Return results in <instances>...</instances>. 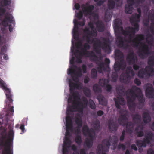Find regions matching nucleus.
<instances>
[{
    "instance_id": "f257e3e1",
    "label": "nucleus",
    "mask_w": 154,
    "mask_h": 154,
    "mask_svg": "<svg viewBox=\"0 0 154 154\" xmlns=\"http://www.w3.org/2000/svg\"><path fill=\"white\" fill-rule=\"evenodd\" d=\"M2 89L5 91L7 97L5 100L8 106L7 113L3 118H0V125H4L0 127V152L1 154H14L13 139L14 132L13 124L8 122L10 117L13 115L14 112L12 99L13 95L11 90L6 85Z\"/></svg>"
},
{
    "instance_id": "f03ea898",
    "label": "nucleus",
    "mask_w": 154,
    "mask_h": 154,
    "mask_svg": "<svg viewBox=\"0 0 154 154\" xmlns=\"http://www.w3.org/2000/svg\"><path fill=\"white\" fill-rule=\"evenodd\" d=\"M84 32L88 35L86 36V40L87 43H85L83 46L84 48L82 49L81 52L83 56L87 57H90L92 61L95 62L98 66L97 69L99 73H101L103 71L105 70L104 63L102 61L98 60L97 56L92 51H87L90 48V46L88 43L90 42L93 43L94 50L97 53L100 54L101 53L100 48L106 52H110L111 51V43L109 38L103 37L101 38L102 41H101L97 38H92L91 41L89 35L95 37L97 36V32L96 29H92L90 31L88 28H86L84 30Z\"/></svg>"
},
{
    "instance_id": "7ed1b4c3",
    "label": "nucleus",
    "mask_w": 154,
    "mask_h": 154,
    "mask_svg": "<svg viewBox=\"0 0 154 154\" xmlns=\"http://www.w3.org/2000/svg\"><path fill=\"white\" fill-rule=\"evenodd\" d=\"M11 0H0V24L4 27L1 28L0 31V44L6 43L10 39L11 34L6 29L5 27L9 26L10 32L13 31L15 26L14 19L12 14L9 12H6V10L3 7L9 5Z\"/></svg>"
},
{
    "instance_id": "20e7f679",
    "label": "nucleus",
    "mask_w": 154,
    "mask_h": 154,
    "mask_svg": "<svg viewBox=\"0 0 154 154\" xmlns=\"http://www.w3.org/2000/svg\"><path fill=\"white\" fill-rule=\"evenodd\" d=\"M127 96V104L131 111H134L136 104L135 101L136 98L140 103H143L144 100L143 99L141 90L139 88L136 86H132L131 89H128L126 91Z\"/></svg>"
},
{
    "instance_id": "39448f33",
    "label": "nucleus",
    "mask_w": 154,
    "mask_h": 154,
    "mask_svg": "<svg viewBox=\"0 0 154 154\" xmlns=\"http://www.w3.org/2000/svg\"><path fill=\"white\" fill-rule=\"evenodd\" d=\"M145 36L143 34H138L137 36L131 41L128 38V42H132L135 47H138L139 44L141 46L139 47L138 53L139 56L142 58H144L149 53V46L145 43H142L141 41L144 39Z\"/></svg>"
},
{
    "instance_id": "423d86ee",
    "label": "nucleus",
    "mask_w": 154,
    "mask_h": 154,
    "mask_svg": "<svg viewBox=\"0 0 154 154\" xmlns=\"http://www.w3.org/2000/svg\"><path fill=\"white\" fill-rule=\"evenodd\" d=\"M82 100L83 102L78 101L77 103L74 102L73 105H68L66 112L74 116L73 112L76 110L79 112H82L84 109L87 106L88 101L87 99L85 97H83Z\"/></svg>"
},
{
    "instance_id": "0eeeda50",
    "label": "nucleus",
    "mask_w": 154,
    "mask_h": 154,
    "mask_svg": "<svg viewBox=\"0 0 154 154\" xmlns=\"http://www.w3.org/2000/svg\"><path fill=\"white\" fill-rule=\"evenodd\" d=\"M128 116V111L126 110H123L119 117L118 121L120 125L124 126H126V130L127 133L131 134L133 132L134 125L132 122H127Z\"/></svg>"
},
{
    "instance_id": "6e6552de",
    "label": "nucleus",
    "mask_w": 154,
    "mask_h": 154,
    "mask_svg": "<svg viewBox=\"0 0 154 154\" xmlns=\"http://www.w3.org/2000/svg\"><path fill=\"white\" fill-rule=\"evenodd\" d=\"M115 56L116 60H118L114 65V69L115 71L118 72L120 69H125L126 66V63L124 60L122 53L119 50H116Z\"/></svg>"
},
{
    "instance_id": "1a4fd4ad",
    "label": "nucleus",
    "mask_w": 154,
    "mask_h": 154,
    "mask_svg": "<svg viewBox=\"0 0 154 154\" xmlns=\"http://www.w3.org/2000/svg\"><path fill=\"white\" fill-rule=\"evenodd\" d=\"M116 29V35H121L122 33L125 36H128L129 38L131 41L132 38L134 36L135 34H134V28L132 27L128 26L125 28V30L123 29V27L121 26L115 27Z\"/></svg>"
},
{
    "instance_id": "9d476101",
    "label": "nucleus",
    "mask_w": 154,
    "mask_h": 154,
    "mask_svg": "<svg viewBox=\"0 0 154 154\" xmlns=\"http://www.w3.org/2000/svg\"><path fill=\"white\" fill-rule=\"evenodd\" d=\"M154 75V69L150 66L141 69L138 71V75L140 78H148Z\"/></svg>"
},
{
    "instance_id": "9b49d317",
    "label": "nucleus",
    "mask_w": 154,
    "mask_h": 154,
    "mask_svg": "<svg viewBox=\"0 0 154 154\" xmlns=\"http://www.w3.org/2000/svg\"><path fill=\"white\" fill-rule=\"evenodd\" d=\"M153 135V134L151 132H149L147 133L143 140H136V143L137 146L138 147H146L147 144L151 143V142L152 140Z\"/></svg>"
},
{
    "instance_id": "f8f14e48",
    "label": "nucleus",
    "mask_w": 154,
    "mask_h": 154,
    "mask_svg": "<svg viewBox=\"0 0 154 154\" xmlns=\"http://www.w3.org/2000/svg\"><path fill=\"white\" fill-rule=\"evenodd\" d=\"M134 75V72L131 66L127 67L125 72L122 74L120 77V80L122 82L128 84L129 83L131 80V76Z\"/></svg>"
},
{
    "instance_id": "ddd939ff",
    "label": "nucleus",
    "mask_w": 154,
    "mask_h": 154,
    "mask_svg": "<svg viewBox=\"0 0 154 154\" xmlns=\"http://www.w3.org/2000/svg\"><path fill=\"white\" fill-rule=\"evenodd\" d=\"M81 7L83 12L85 15H89L94 17H96L97 18L98 15L92 12L94 8V6L93 5H90L88 3L85 4H83L82 5Z\"/></svg>"
},
{
    "instance_id": "4468645a",
    "label": "nucleus",
    "mask_w": 154,
    "mask_h": 154,
    "mask_svg": "<svg viewBox=\"0 0 154 154\" xmlns=\"http://www.w3.org/2000/svg\"><path fill=\"white\" fill-rule=\"evenodd\" d=\"M66 128L65 137L69 136L70 135V131L72 132L73 130L72 118L73 116H72L71 115L67 112H66Z\"/></svg>"
},
{
    "instance_id": "2eb2a0df",
    "label": "nucleus",
    "mask_w": 154,
    "mask_h": 154,
    "mask_svg": "<svg viewBox=\"0 0 154 154\" xmlns=\"http://www.w3.org/2000/svg\"><path fill=\"white\" fill-rule=\"evenodd\" d=\"M140 16L137 13L133 14L130 18V21L134 28V34H135L136 32L138 31L139 30V26L138 22L140 21Z\"/></svg>"
},
{
    "instance_id": "dca6fc26",
    "label": "nucleus",
    "mask_w": 154,
    "mask_h": 154,
    "mask_svg": "<svg viewBox=\"0 0 154 154\" xmlns=\"http://www.w3.org/2000/svg\"><path fill=\"white\" fill-rule=\"evenodd\" d=\"M116 3L113 0H108L107 6L108 8L105 12V17L106 20H108L111 18L112 15V11H111L115 7Z\"/></svg>"
},
{
    "instance_id": "f3484780",
    "label": "nucleus",
    "mask_w": 154,
    "mask_h": 154,
    "mask_svg": "<svg viewBox=\"0 0 154 154\" xmlns=\"http://www.w3.org/2000/svg\"><path fill=\"white\" fill-rule=\"evenodd\" d=\"M116 43L118 46L124 49H128L129 45L127 44H125L124 42H127V39L123 37L122 35H117L116 34Z\"/></svg>"
},
{
    "instance_id": "a211bd4d",
    "label": "nucleus",
    "mask_w": 154,
    "mask_h": 154,
    "mask_svg": "<svg viewBox=\"0 0 154 154\" xmlns=\"http://www.w3.org/2000/svg\"><path fill=\"white\" fill-rule=\"evenodd\" d=\"M128 5H126L125 11L127 14H131L132 12L133 9L132 6L135 4H139L140 3V0H127Z\"/></svg>"
},
{
    "instance_id": "6ab92c4d",
    "label": "nucleus",
    "mask_w": 154,
    "mask_h": 154,
    "mask_svg": "<svg viewBox=\"0 0 154 154\" xmlns=\"http://www.w3.org/2000/svg\"><path fill=\"white\" fill-rule=\"evenodd\" d=\"M127 62L130 65L136 63L137 60V56L133 52H130L127 54L126 57Z\"/></svg>"
},
{
    "instance_id": "aec40b11",
    "label": "nucleus",
    "mask_w": 154,
    "mask_h": 154,
    "mask_svg": "<svg viewBox=\"0 0 154 154\" xmlns=\"http://www.w3.org/2000/svg\"><path fill=\"white\" fill-rule=\"evenodd\" d=\"M146 96L149 98L154 97V88L152 85L148 86L145 90Z\"/></svg>"
},
{
    "instance_id": "412c9836",
    "label": "nucleus",
    "mask_w": 154,
    "mask_h": 154,
    "mask_svg": "<svg viewBox=\"0 0 154 154\" xmlns=\"http://www.w3.org/2000/svg\"><path fill=\"white\" fill-rule=\"evenodd\" d=\"M115 102V105L116 107L118 109H120L121 107L120 105H124L125 104V102L123 98L122 97H117V99L115 98H114Z\"/></svg>"
},
{
    "instance_id": "4be33fe9",
    "label": "nucleus",
    "mask_w": 154,
    "mask_h": 154,
    "mask_svg": "<svg viewBox=\"0 0 154 154\" xmlns=\"http://www.w3.org/2000/svg\"><path fill=\"white\" fill-rule=\"evenodd\" d=\"M96 25L99 32H103L105 29V25L101 20H97L96 23Z\"/></svg>"
},
{
    "instance_id": "5701e85b",
    "label": "nucleus",
    "mask_w": 154,
    "mask_h": 154,
    "mask_svg": "<svg viewBox=\"0 0 154 154\" xmlns=\"http://www.w3.org/2000/svg\"><path fill=\"white\" fill-rule=\"evenodd\" d=\"M108 125L109 129L111 131L115 132L117 131L118 128V125L113 122L109 121L108 122Z\"/></svg>"
},
{
    "instance_id": "b1692460",
    "label": "nucleus",
    "mask_w": 154,
    "mask_h": 154,
    "mask_svg": "<svg viewBox=\"0 0 154 154\" xmlns=\"http://www.w3.org/2000/svg\"><path fill=\"white\" fill-rule=\"evenodd\" d=\"M71 52L73 53L74 52V54L75 57L77 59L78 62L79 63H81L82 62V60L81 58V57L83 55L81 51H80L78 50H76L74 51V49L71 48Z\"/></svg>"
},
{
    "instance_id": "393cba45",
    "label": "nucleus",
    "mask_w": 154,
    "mask_h": 154,
    "mask_svg": "<svg viewBox=\"0 0 154 154\" xmlns=\"http://www.w3.org/2000/svg\"><path fill=\"white\" fill-rule=\"evenodd\" d=\"M143 120L145 123H147L150 122L151 120V116L147 112H145L142 114Z\"/></svg>"
},
{
    "instance_id": "a878e982",
    "label": "nucleus",
    "mask_w": 154,
    "mask_h": 154,
    "mask_svg": "<svg viewBox=\"0 0 154 154\" xmlns=\"http://www.w3.org/2000/svg\"><path fill=\"white\" fill-rule=\"evenodd\" d=\"M97 98L100 104L103 106H106L107 105V101L103 95H99L97 96Z\"/></svg>"
},
{
    "instance_id": "bb28decb",
    "label": "nucleus",
    "mask_w": 154,
    "mask_h": 154,
    "mask_svg": "<svg viewBox=\"0 0 154 154\" xmlns=\"http://www.w3.org/2000/svg\"><path fill=\"white\" fill-rule=\"evenodd\" d=\"M133 120L136 124H140L141 122V116L138 114H136L133 116Z\"/></svg>"
},
{
    "instance_id": "cd10ccee",
    "label": "nucleus",
    "mask_w": 154,
    "mask_h": 154,
    "mask_svg": "<svg viewBox=\"0 0 154 154\" xmlns=\"http://www.w3.org/2000/svg\"><path fill=\"white\" fill-rule=\"evenodd\" d=\"M94 91L95 93H99L102 91V89L97 84H94L93 87Z\"/></svg>"
},
{
    "instance_id": "c85d7f7f",
    "label": "nucleus",
    "mask_w": 154,
    "mask_h": 154,
    "mask_svg": "<svg viewBox=\"0 0 154 154\" xmlns=\"http://www.w3.org/2000/svg\"><path fill=\"white\" fill-rule=\"evenodd\" d=\"M90 139H86L84 143V146L88 148H91L92 146L93 141Z\"/></svg>"
},
{
    "instance_id": "c756f323",
    "label": "nucleus",
    "mask_w": 154,
    "mask_h": 154,
    "mask_svg": "<svg viewBox=\"0 0 154 154\" xmlns=\"http://www.w3.org/2000/svg\"><path fill=\"white\" fill-rule=\"evenodd\" d=\"M75 122L79 127H81L82 125V120L81 118L79 116L75 117Z\"/></svg>"
},
{
    "instance_id": "7c9ffc66",
    "label": "nucleus",
    "mask_w": 154,
    "mask_h": 154,
    "mask_svg": "<svg viewBox=\"0 0 154 154\" xmlns=\"http://www.w3.org/2000/svg\"><path fill=\"white\" fill-rule=\"evenodd\" d=\"M148 64L151 67H154V56L149 57L148 59Z\"/></svg>"
},
{
    "instance_id": "2f4dec72",
    "label": "nucleus",
    "mask_w": 154,
    "mask_h": 154,
    "mask_svg": "<svg viewBox=\"0 0 154 154\" xmlns=\"http://www.w3.org/2000/svg\"><path fill=\"white\" fill-rule=\"evenodd\" d=\"M83 91L85 95L87 97H90L91 95V92L90 89L87 87L83 88Z\"/></svg>"
},
{
    "instance_id": "473e14b6",
    "label": "nucleus",
    "mask_w": 154,
    "mask_h": 154,
    "mask_svg": "<svg viewBox=\"0 0 154 154\" xmlns=\"http://www.w3.org/2000/svg\"><path fill=\"white\" fill-rule=\"evenodd\" d=\"M71 144L70 140L68 137H65L64 141L63 142V145L66 147H70Z\"/></svg>"
},
{
    "instance_id": "72a5a7b5",
    "label": "nucleus",
    "mask_w": 154,
    "mask_h": 154,
    "mask_svg": "<svg viewBox=\"0 0 154 154\" xmlns=\"http://www.w3.org/2000/svg\"><path fill=\"white\" fill-rule=\"evenodd\" d=\"M102 145L101 144H99L97 147V154H106V153L102 151Z\"/></svg>"
},
{
    "instance_id": "f704fd0d",
    "label": "nucleus",
    "mask_w": 154,
    "mask_h": 154,
    "mask_svg": "<svg viewBox=\"0 0 154 154\" xmlns=\"http://www.w3.org/2000/svg\"><path fill=\"white\" fill-rule=\"evenodd\" d=\"M82 131L84 135H86L90 132L89 129L87 125H84L82 128Z\"/></svg>"
},
{
    "instance_id": "c9c22d12",
    "label": "nucleus",
    "mask_w": 154,
    "mask_h": 154,
    "mask_svg": "<svg viewBox=\"0 0 154 154\" xmlns=\"http://www.w3.org/2000/svg\"><path fill=\"white\" fill-rule=\"evenodd\" d=\"M94 127L96 130H98L100 128V121L97 119L93 122Z\"/></svg>"
},
{
    "instance_id": "e433bc0d",
    "label": "nucleus",
    "mask_w": 154,
    "mask_h": 154,
    "mask_svg": "<svg viewBox=\"0 0 154 154\" xmlns=\"http://www.w3.org/2000/svg\"><path fill=\"white\" fill-rule=\"evenodd\" d=\"M135 131L137 136L138 137H141L143 136L144 135L143 131L140 130L139 131L138 128H136L135 129Z\"/></svg>"
},
{
    "instance_id": "4c0bfd02",
    "label": "nucleus",
    "mask_w": 154,
    "mask_h": 154,
    "mask_svg": "<svg viewBox=\"0 0 154 154\" xmlns=\"http://www.w3.org/2000/svg\"><path fill=\"white\" fill-rule=\"evenodd\" d=\"M76 83H75L71 81H69V86L70 91L71 92L73 91L76 88Z\"/></svg>"
},
{
    "instance_id": "58836bf2",
    "label": "nucleus",
    "mask_w": 154,
    "mask_h": 154,
    "mask_svg": "<svg viewBox=\"0 0 154 154\" xmlns=\"http://www.w3.org/2000/svg\"><path fill=\"white\" fill-rule=\"evenodd\" d=\"M116 90L118 92L119 94H122V93H125V88L121 86H118L116 87Z\"/></svg>"
},
{
    "instance_id": "ea45409f",
    "label": "nucleus",
    "mask_w": 154,
    "mask_h": 154,
    "mask_svg": "<svg viewBox=\"0 0 154 154\" xmlns=\"http://www.w3.org/2000/svg\"><path fill=\"white\" fill-rule=\"evenodd\" d=\"M89 106L92 109H94L96 108V106L94 102L91 99L89 100Z\"/></svg>"
},
{
    "instance_id": "a19ab883",
    "label": "nucleus",
    "mask_w": 154,
    "mask_h": 154,
    "mask_svg": "<svg viewBox=\"0 0 154 154\" xmlns=\"http://www.w3.org/2000/svg\"><path fill=\"white\" fill-rule=\"evenodd\" d=\"M91 76L92 78L96 79L97 76V70L93 68L92 69L91 71Z\"/></svg>"
},
{
    "instance_id": "79ce46f5",
    "label": "nucleus",
    "mask_w": 154,
    "mask_h": 154,
    "mask_svg": "<svg viewBox=\"0 0 154 154\" xmlns=\"http://www.w3.org/2000/svg\"><path fill=\"white\" fill-rule=\"evenodd\" d=\"M75 141L78 145H80L82 143V137L80 135H77L75 138Z\"/></svg>"
},
{
    "instance_id": "37998d69",
    "label": "nucleus",
    "mask_w": 154,
    "mask_h": 154,
    "mask_svg": "<svg viewBox=\"0 0 154 154\" xmlns=\"http://www.w3.org/2000/svg\"><path fill=\"white\" fill-rule=\"evenodd\" d=\"M7 51V46L6 45H3L1 48L0 54L2 55L4 54Z\"/></svg>"
},
{
    "instance_id": "c03bdc74",
    "label": "nucleus",
    "mask_w": 154,
    "mask_h": 154,
    "mask_svg": "<svg viewBox=\"0 0 154 154\" xmlns=\"http://www.w3.org/2000/svg\"><path fill=\"white\" fill-rule=\"evenodd\" d=\"M99 83L101 86L104 87L106 85V80L105 79H100Z\"/></svg>"
},
{
    "instance_id": "a18cd8bd",
    "label": "nucleus",
    "mask_w": 154,
    "mask_h": 154,
    "mask_svg": "<svg viewBox=\"0 0 154 154\" xmlns=\"http://www.w3.org/2000/svg\"><path fill=\"white\" fill-rule=\"evenodd\" d=\"M122 24V21L121 20L119 19L115 20L114 22L115 27L121 26Z\"/></svg>"
},
{
    "instance_id": "49530a36",
    "label": "nucleus",
    "mask_w": 154,
    "mask_h": 154,
    "mask_svg": "<svg viewBox=\"0 0 154 154\" xmlns=\"http://www.w3.org/2000/svg\"><path fill=\"white\" fill-rule=\"evenodd\" d=\"M69 147H66V146H63L62 149L63 154H68L69 150L68 148Z\"/></svg>"
},
{
    "instance_id": "de8ad7c7",
    "label": "nucleus",
    "mask_w": 154,
    "mask_h": 154,
    "mask_svg": "<svg viewBox=\"0 0 154 154\" xmlns=\"http://www.w3.org/2000/svg\"><path fill=\"white\" fill-rule=\"evenodd\" d=\"M103 146H106L108 147H110V144L109 140H104L103 141Z\"/></svg>"
},
{
    "instance_id": "09e8293b",
    "label": "nucleus",
    "mask_w": 154,
    "mask_h": 154,
    "mask_svg": "<svg viewBox=\"0 0 154 154\" xmlns=\"http://www.w3.org/2000/svg\"><path fill=\"white\" fill-rule=\"evenodd\" d=\"M126 131L125 130H123L122 132V135L120 138V140L121 141H123L125 139V135Z\"/></svg>"
},
{
    "instance_id": "8fccbe9b",
    "label": "nucleus",
    "mask_w": 154,
    "mask_h": 154,
    "mask_svg": "<svg viewBox=\"0 0 154 154\" xmlns=\"http://www.w3.org/2000/svg\"><path fill=\"white\" fill-rule=\"evenodd\" d=\"M118 149H122L123 150H125L126 149V146L123 144L119 143L117 146Z\"/></svg>"
},
{
    "instance_id": "3c124183",
    "label": "nucleus",
    "mask_w": 154,
    "mask_h": 154,
    "mask_svg": "<svg viewBox=\"0 0 154 154\" xmlns=\"http://www.w3.org/2000/svg\"><path fill=\"white\" fill-rule=\"evenodd\" d=\"M105 86L106 91L108 92H111L112 89V86L109 84H107Z\"/></svg>"
},
{
    "instance_id": "603ef678",
    "label": "nucleus",
    "mask_w": 154,
    "mask_h": 154,
    "mask_svg": "<svg viewBox=\"0 0 154 154\" xmlns=\"http://www.w3.org/2000/svg\"><path fill=\"white\" fill-rule=\"evenodd\" d=\"M75 75L79 77H80L82 76V70L80 68H78V71L76 72Z\"/></svg>"
},
{
    "instance_id": "864d4df0",
    "label": "nucleus",
    "mask_w": 154,
    "mask_h": 154,
    "mask_svg": "<svg viewBox=\"0 0 154 154\" xmlns=\"http://www.w3.org/2000/svg\"><path fill=\"white\" fill-rule=\"evenodd\" d=\"M76 17L79 20L81 19L83 17V13L82 12L80 11L78 12L76 14Z\"/></svg>"
},
{
    "instance_id": "5fc2aeb1",
    "label": "nucleus",
    "mask_w": 154,
    "mask_h": 154,
    "mask_svg": "<svg viewBox=\"0 0 154 154\" xmlns=\"http://www.w3.org/2000/svg\"><path fill=\"white\" fill-rule=\"evenodd\" d=\"M81 128V127H79L78 126L75 128V132L76 134H77V135H78L80 133Z\"/></svg>"
},
{
    "instance_id": "6e6d98bb",
    "label": "nucleus",
    "mask_w": 154,
    "mask_h": 154,
    "mask_svg": "<svg viewBox=\"0 0 154 154\" xmlns=\"http://www.w3.org/2000/svg\"><path fill=\"white\" fill-rule=\"evenodd\" d=\"M72 92H73L72 94V97H73L75 99L77 98L79 95V93L78 92H75L74 91Z\"/></svg>"
},
{
    "instance_id": "4d7b16f0",
    "label": "nucleus",
    "mask_w": 154,
    "mask_h": 154,
    "mask_svg": "<svg viewBox=\"0 0 154 154\" xmlns=\"http://www.w3.org/2000/svg\"><path fill=\"white\" fill-rule=\"evenodd\" d=\"M134 83L138 86H140L141 84L140 81L137 78H136L134 80Z\"/></svg>"
},
{
    "instance_id": "13d9d810",
    "label": "nucleus",
    "mask_w": 154,
    "mask_h": 154,
    "mask_svg": "<svg viewBox=\"0 0 154 154\" xmlns=\"http://www.w3.org/2000/svg\"><path fill=\"white\" fill-rule=\"evenodd\" d=\"M74 102L75 103H77V102L76 103L75 101H73V99H72V96H70L69 97L68 100V102L69 103H72V105H73V103Z\"/></svg>"
},
{
    "instance_id": "bf43d9fd",
    "label": "nucleus",
    "mask_w": 154,
    "mask_h": 154,
    "mask_svg": "<svg viewBox=\"0 0 154 154\" xmlns=\"http://www.w3.org/2000/svg\"><path fill=\"white\" fill-rule=\"evenodd\" d=\"M110 147H108L106 146H103L102 145L103 150L102 151L103 152H107L109 151V149Z\"/></svg>"
},
{
    "instance_id": "052dcab7",
    "label": "nucleus",
    "mask_w": 154,
    "mask_h": 154,
    "mask_svg": "<svg viewBox=\"0 0 154 154\" xmlns=\"http://www.w3.org/2000/svg\"><path fill=\"white\" fill-rule=\"evenodd\" d=\"M75 70L74 68H71L68 70V73L69 74H72L74 73Z\"/></svg>"
},
{
    "instance_id": "680f3d73",
    "label": "nucleus",
    "mask_w": 154,
    "mask_h": 154,
    "mask_svg": "<svg viewBox=\"0 0 154 154\" xmlns=\"http://www.w3.org/2000/svg\"><path fill=\"white\" fill-rule=\"evenodd\" d=\"M6 85L4 82L0 78V87L2 88Z\"/></svg>"
},
{
    "instance_id": "e2e57ef3",
    "label": "nucleus",
    "mask_w": 154,
    "mask_h": 154,
    "mask_svg": "<svg viewBox=\"0 0 154 154\" xmlns=\"http://www.w3.org/2000/svg\"><path fill=\"white\" fill-rule=\"evenodd\" d=\"M82 68L83 70V72L84 73H86L87 72V66L85 64H83L82 66Z\"/></svg>"
},
{
    "instance_id": "0e129e2a",
    "label": "nucleus",
    "mask_w": 154,
    "mask_h": 154,
    "mask_svg": "<svg viewBox=\"0 0 154 154\" xmlns=\"http://www.w3.org/2000/svg\"><path fill=\"white\" fill-rule=\"evenodd\" d=\"M146 154H154V150L152 148H149L147 150Z\"/></svg>"
},
{
    "instance_id": "69168bd1",
    "label": "nucleus",
    "mask_w": 154,
    "mask_h": 154,
    "mask_svg": "<svg viewBox=\"0 0 154 154\" xmlns=\"http://www.w3.org/2000/svg\"><path fill=\"white\" fill-rule=\"evenodd\" d=\"M72 78L73 81L75 82H77L79 81V77L76 75L72 76Z\"/></svg>"
},
{
    "instance_id": "338daca9",
    "label": "nucleus",
    "mask_w": 154,
    "mask_h": 154,
    "mask_svg": "<svg viewBox=\"0 0 154 154\" xmlns=\"http://www.w3.org/2000/svg\"><path fill=\"white\" fill-rule=\"evenodd\" d=\"M78 24H74V33L76 34V33L78 31L77 30L78 29Z\"/></svg>"
},
{
    "instance_id": "774afa93",
    "label": "nucleus",
    "mask_w": 154,
    "mask_h": 154,
    "mask_svg": "<svg viewBox=\"0 0 154 154\" xmlns=\"http://www.w3.org/2000/svg\"><path fill=\"white\" fill-rule=\"evenodd\" d=\"M82 87V85L81 83H76V88L77 89H81Z\"/></svg>"
}]
</instances>
